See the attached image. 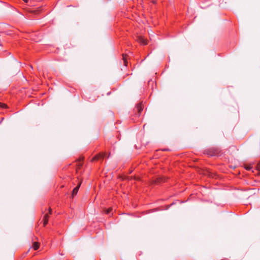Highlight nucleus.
<instances>
[{
    "mask_svg": "<svg viewBox=\"0 0 260 260\" xmlns=\"http://www.w3.org/2000/svg\"><path fill=\"white\" fill-rule=\"evenodd\" d=\"M203 174L205 175H208L209 176H211L210 172L209 171H208V170H206V171H204Z\"/></svg>",
    "mask_w": 260,
    "mask_h": 260,
    "instance_id": "8",
    "label": "nucleus"
},
{
    "mask_svg": "<svg viewBox=\"0 0 260 260\" xmlns=\"http://www.w3.org/2000/svg\"><path fill=\"white\" fill-rule=\"evenodd\" d=\"M137 41L144 45H146L147 44V40L145 39L144 37L142 36H139L137 37Z\"/></svg>",
    "mask_w": 260,
    "mask_h": 260,
    "instance_id": "1",
    "label": "nucleus"
},
{
    "mask_svg": "<svg viewBox=\"0 0 260 260\" xmlns=\"http://www.w3.org/2000/svg\"><path fill=\"white\" fill-rule=\"evenodd\" d=\"M82 159H83V158H79V160L81 161V160H82Z\"/></svg>",
    "mask_w": 260,
    "mask_h": 260,
    "instance_id": "16",
    "label": "nucleus"
},
{
    "mask_svg": "<svg viewBox=\"0 0 260 260\" xmlns=\"http://www.w3.org/2000/svg\"><path fill=\"white\" fill-rule=\"evenodd\" d=\"M123 61H124V65L125 66H127V61L126 60L125 57L124 55H123Z\"/></svg>",
    "mask_w": 260,
    "mask_h": 260,
    "instance_id": "10",
    "label": "nucleus"
},
{
    "mask_svg": "<svg viewBox=\"0 0 260 260\" xmlns=\"http://www.w3.org/2000/svg\"><path fill=\"white\" fill-rule=\"evenodd\" d=\"M32 247L34 250H37L39 247V243L36 242H34Z\"/></svg>",
    "mask_w": 260,
    "mask_h": 260,
    "instance_id": "4",
    "label": "nucleus"
},
{
    "mask_svg": "<svg viewBox=\"0 0 260 260\" xmlns=\"http://www.w3.org/2000/svg\"><path fill=\"white\" fill-rule=\"evenodd\" d=\"M79 166H82V164H79Z\"/></svg>",
    "mask_w": 260,
    "mask_h": 260,
    "instance_id": "18",
    "label": "nucleus"
},
{
    "mask_svg": "<svg viewBox=\"0 0 260 260\" xmlns=\"http://www.w3.org/2000/svg\"><path fill=\"white\" fill-rule=\"evenodd\" d=\"M163 181V178L161 177H159L157 178V179L155 181V182H159Z\"/></svg>",
    "mask_w": 260,
    "mask_h": 260,
    "instance_id": "7",
    "label": "nucleus"
},
{
    "mask_svg": "<svg viewBox=\"0 0 260 260\" xmlns=\"http://www.w3.org/2000/svg\"><path fill=\"white\" fill-rule=\"evenodd\" d=\"M104 157V154H100L99 155H96L92 159V160H97V159H99L100 157Z\"/></svg>",
    "mask_w": 260,
    "mask_h": 260,
    "instance_id": "5",
    "label": "nucleus"
},
{
    "mask_svg": "<svg viewBox=\"0 0 260 260\" xmlns=\"http://www.w3.org/2000/svg\"><path fill=\"white\" fill-rule=\"evenodd\" d=\"M43 220H44V225L45 226V225H46L47 224L48 220V219H44V218H43Z\"/></svg>",
    "mask_w": 260,
    "mask_h": 260,
    "instance_id": "12",
    "label": "nucleus"
},
{
    "mask_svg": "<svg viewBox=\"0 0 260 260\" xmlns=\"http://www.w3.org/2000/svg\"><path fill=\"white\" fill-rule=\"evenodd\" d=\"M256 170L258 171V175H260V162L256 165Z\"/></svg>",
    "mask_w": 260,
    "mask_h": 260,
    "instance_id": "6",
    "label": "nucleus"
},
{
    "mask_svg": "<svg viewBox=\"0 0 260 260\" xmlns=\"http://www.w3.org/2000/svg\"><path fill=\"white\" fill-rule=\"evenodd\" d=\"M0 107L6 108L7 107V106L5 104L0 103Z\"/></svg>",
    "mask_w": 260,
    "mask_h": 260,
    "instance_id": "9",
    "label": "nucleus"
},
{
    "mask_svg": "<svg viewBox=\"0 0 260 260\" xmlns=\"http://www.w3.org/2000/svg\"><path fill=\"white\" fill-rule=\"evenodd\" d=\"M49 213L50 214L52 213V209L50 208L49 209Z\"/></svg>",
    "mask_w": 260,
    "mask_h": 260,
    "instance_id": "15",
    "label": "nucleus"
},
{
    "mask_svg": "<svg viewBox=\"0 0 260 260\" xmlns=\"http://www.w3.org/2000/svg\"><path fill=\"white\" fill-rule=\"evenodd\" d=\"M81 182H80L79 183V184L73 189V190L72 191V194L73 198L74 197V196L77 194L78 191L79 190V188L81 185Z\"/></svg>",
    "mask_w": 260,
    "mask_h": 260,
    "instance_id": "2",
    "label": "nucleus"
},
{
    "mask_svg": "<svg viewBox=\"0 0 260 260\" xmlns=\"http://www.w3.org/2000/svg\"><path fill=\"white\" fill-rule=\"evenodd\" d=\"M23 1H24L25 2L27 3V0H23Z\"/></svg>",
    "mask_w": 260,
    "mask_h": 260,
    "instance_id": "17",
    "label": "nucleus"
},
{
    "mask_svg": "<svg viewBox=\"0 0 260 260\" xmlns=\"http://www.w3.org/2000/svg\"><path fill=\"white\" fill-rule=\"evenodd\" d=\"M136 108L138 110V112L139 113V114H140L141 113V112H142V111L143 110V107H142V104L141 103H139L136 106Z\"/></svg>",
    "mask_w": 260,
    "mask_h": 260,
    "instance_id": "3",
    "label": "nucleus"
},
{
    "mask_svg": "<svg viewBox=\"0 0 260 260\" xmlns=\"http://www.w3.org/2000/svg\"><path fill=\"white\" fill-rule=\"evenodd\" d=\"M112 209L111 208H109L108 209L106 210V213L108 214L111 211Z\"/></svg>",
    "mask_w": 260,
    "mask_h": 260,
    "instance_id": "11",
    "label": "nucleus"
},
{
    "mask_svg": "<svg viewBox=\"0 0 260 260\" xmlns=\"http://www.w3.org/2000/svg\"><path fill=\"white\" fill-rule=\"evenodd\" d=\"M48 218H49V215L48 214H46L44 216V219H48Z\"/></svg>",
    "mask_w": 260,
    "mask_h": 260,
    "instance_id": "13",
    "label": "nucleus"
},
{
    "mask_svg": "<svg viewBox=\"0 0 260 260\" xmlns=\"http://www.w3.org/2000/svg\"><path fill=\"white\" fill-rule=\"evenodd\" d=\"M245 169L247 170H250L251 169V167L250 166H246Z\"/></svg>",
    "mask_w": 260,
    "mask_h": 260,
    "instance_id": "14",
    "label": "nucleus"
}]
</instances>
